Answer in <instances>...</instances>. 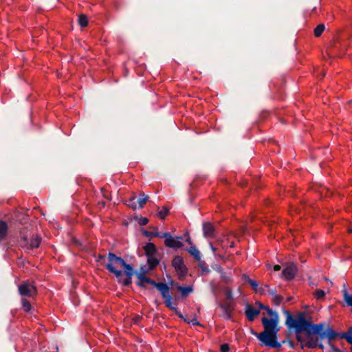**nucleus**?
<instances>
[{
  "label": "nucleus",
  "mask_w": 352,
  "mask_h": 352,
  "mask_svg": "<svg viewBox=\"0 0 352 352\" xmlns=\"http://www.w3.org/2000/svg\"><path fill=\"white\" fill-rule=\"evenodd\" d=\"M172 265L177 272L179 279H184L188 273V268L184 265L183 258L179 255L175 256L172 261Z\"/></svg>",
  "instance_id": "8"
},
{
  "label": "nucleus",
  "mask_w": 352,
  "mask_h": 352,
  "mask_svg": "<svg viewBox=\"0 0 352 352\" xmlns=\"http://www.w3.org/2000/svg\"><path fill=\"white\" fill-rule=\"evenodd\" d=\"M190 323H191L193 325H197V326H200L201 324L199 323V322H198L196 319V318H193L192 319H191L190 320H189Z\"/></svg>",
  "instance_id": "47"
},
{
  "label": "nucleus",
  "mask_w": 352,
  "mask_h": 352,
  "mask_svg": "<svg viewBox=\"0 0 352 352\" xmlns=\"http://www.w3.org/2000/svg\"><path fill=\"white\" fill-rule=\"evenodd\" d=\"M107 259L108 263H107L106 264H111L113 265H117L122 267L124 264L126 263L122 258L118 256L117 255L112 252H109Z\"/></svg>",
  "instance_id": "16"
},
{
  "label": "nucleus",
  "mask_w": 352,
  "mask_h": 352,
  "mask_svg": "<svg viewBox=\"0 0 352 352\" xmlns=\"http://www.w3.org/2000/svg\"><path fill=\"white\" fill-rule=\"evenodd\" d=\"M180 239H182V236L173 237L172 236L170 238L164 240V245L170 248H181L183 246V243L179 241Z\"/></svg>",
  "instance_id": "13"
},
{
  "label": "nucleus",
  "mask_w": 352,
  "mask_h": 352,
  "mask_svg": "<svg viewBox=\"0 0 352 352\" xmlns=\"http://www.w3.org/2000/svg\"><path fill=\"white\" fill-rule=\"evenodd\" d=\"M242 279L244 280V281H246L248 282L252 287V289L255 292H258V283L253 280V279H251L247 274H243L242 275Z\"/></svg>",
  "instance_id": "21"
},
{
  "label": "nucleus",
  "mask_w": 352,
  "mask_h": 352,
  "mask_svg": "<svg viewBox=\"0 0 352 352\" xmlns=\"http://www.w3.org/2000/svg\"><path fill=\"white\" fill-rule=\"evenodd\" d=\"M296 338L297 341L300 343V348L302 349H304L305 347L314 349L318 345V338L317 337H314L313 336L307 337L308 341L306 343H304L305 340L302 337L301 335H296Z\"/></svg>",
  "instance_id": "10"
},
{
  "label": "nucleus",
  "mask_w": 352,
  "mask_h": 352,
  "mask_svg": "<svg viewBox=\"0 0 352 352\" xmlns=\"http://www.w3.org/2000/svg\"><path fill=\"white\" fill-rule=\"evenodd\" d=\"M105 258H106V256L104 255L100 254V255H98V256L96 259V261L97 262H102L105 260Z\"/></svg>",
  "instance_id": "50"
},
{
  "label": "nucleus",
  "mask_w": 352,
  "mask_h": 352,
  "mask_svg": "<svg viewBox=\"0 0 352 352\" xmlns=\"http://www.w3.org/2000/svg\"><path fill=\"white\" fill-rule=\"evenodd\" d=\"M135 199H136L135 195H133L129 199H128L125 201V204L129 207L133 208V210H135L137 208V204H136Z\"/></svg>",
  "instance_id": "29"
},
{
  "label": "nucleus",
  "mask_w": 352,
  "mask_h": 352,
  "mask_svg": "<svg viewBox=\"0 0 352 352\" xmlns=\"http://www.w3.org/2000/svg\"><path fill=\"white\" fill-rule=\"evenodd\" d=\"M337 47L336 46V43L335 41H333L331 44V46L329 47V53L331 52V51L333 50L334 49H336Z\"/></svg>",
  "instance_id": "51"
},
{
  "label": "nucleus",
  "mask_w": 352,
  "mask_h": 352,
  "mask_svg": "<svg viewBox=\"0 0 352 352\" xmlns=\"http://www.w3.org/2000/svg\"><path fill=\"white\" fill-rule=\"evenodd\" d=\"M135 218L137 219V221H138V222L140 226H145L148 222V219L146 217H136Z\"/></svg>",
  "instance_id": "39"
},
{
  "label": "nucleus",
  "mask_w": 352,
  "mask_h": 352,
  "mask_svg": "<svg viewBox=\"0 0 352 352\" xmlns=\"http://www.w3.org/2000/svg\"><path fill=\"white\" fill-rule=\"evenodd\" d=\"M230 351V346L228 344H223L220 346V351L221 352H229Z\"/></svg>",
  "instance_id": "43"
},
{
  "label": "nucleus",
  "mask_w": 352,
  "mask_h": 352,
  "mask_svg": "<svg viewBox=\"0 0 352 352\" xmlns=\"http://www.w3.org/2000/svg\"><path fill=\"white\" fill-rule=\"evenodd\" d=\"M283 300V297L280 295H276L273 296L272 302L274 305L278 306L279 305Z\"/></svg>",
  "instance_id": "38"
},
{
  "label": "nucleus",
  "mask_w": 352,
  "mask_h": 352,
  "mask_svg": "<svg viewBox=\"0 0 352 352\" xmlns=\"http://www.w3.org/2000/svg\"><path fill=\"white\" fill-rule=\"evenodd\" d=\"M142 234L144 236H146V237H149V236H155V237H159L160 238V232H150V231H147V230H144L142 232Z\"/></svg>",
  "instance_id": "35"
},
{
  "label": "nucleus",
  "mask_w": 352,
  "mask_h": 352,
  "mask_svg": "<svg viewBox=\"0 0 352 352\" xmlns=\"http://www.w3.org/2000/svg\"><path fill=\"white\" fill-rule=\"evenodd\" d=\"M219 256L221 259H223V256L219 255Z\"/></svg>",
  "instance_id": "61"
},
{
  "label": "nucleus",
  "mask_w": 352,
  "mask_h": 352,
  "mask_svg": "<svg viewBox=\"0 0 352 352\" xmlns=\"http://www.w3.org/2000/svg\"><path fill=\"white\" fill-rule=\"evenodd\" d=\"M21 247L27 251L38 248L41 241V237L38 235L32 236L29 239L28 235L21 232Z\"/></svg>",
  "instance_id": "5"
},
{
  "label": "nucleus",
  "mask_w": 352,
  "mask_h": 352,
  "mask_svg": "<svg viewBox=\"0 0 352 352\" xmlns=\"http://www.w3.org/2000/svg\"><path fill=\"white\" fill-rule=\"evenodd\" d=\"M297 272V266L294 263H290L283 269L282 274L287 280H292Z\"/></svg>",
  "instance_id": "11"
},
{
  "label": "nucleus",
  "mask_w": 352,
  "mask_h": 352,
  "mask_svg": "<svg viewBox=\"0 0 352 352\" xmlns=\"http://www.w3.org/2000/svg\"><path fill=\"white\" fill-rule=\"evenodd\" d=\"M147 258V263H148V270H154L160 263V261L158 258L154 257L153 256H146Z\"/></svg>",
  "instance_id": "22"
},
{
  "label": "nucleus",
  "mask_w": 352,
  "mask_h": 352,
  "mask_svg": "<svg viewBox=\"0 0 352 352\" xmlns=\"http://www.w3.org/2000/svg\"><path fill=\"white\" fill-rule=\"evenodd\" d=\"M186 241L189 243V244H191V240H190V237H188V239H186Z\"/></svg>",
  "instance_id": "55"
},
{
  "label": "nucleus",
  "mask_w": 352,
  "mask_h": 352,
  "mask_svg": "<svg viewBox=\"0 0 352 352\" xmlns=\"http://www.w3.org/2000/svg\"><path fill=\"white\" fill-rule=\"evenodd\" d=\"M8 232V226L6 221L0 219V242L3 241Z\"/></svg>",
  "instance_id": "18"
},
{
  "label": "nucleus",
  "mask_w": 352,
  "mask_h": 352,
  "mask_svg": "<svg viewBox=\"0 0 352 352\" xmlns=\"http://www.w3.org/2000/svg\"><path fill=\"white\" fill-rule=\"evenodd\" d=\"M164 299V303L167 308L173 310L175 314L180 318L183 319L185 318L182 314L174 306H173V297L170 295V292L168 293V296Z\"/></svg>",
  "instance_id": "15"
},
{
  "label": "nucleus",
  "mask_w": 352,
  "mask_h": 352,
  "mask_svg": "<svg viewBox=\"0 0 352 352\" xmlns=\"http://www.w3.org/2000/svg\"><path fill=\"white\" fill-rule=\"evenodd\" d=\"M343 298L346 305L352 307V294H349L348 292L343 290Z\"/></svg>",
  "instance_id": "27"
},
{
  "label": "nucleus",
  "mask_w": 352,
  "mask_h": 352,
  "mask_svg": "<svg viewBox=\"0 0 352 352\" xmlns=\"http://www.w3.org/2000/svg\"><path fill=\"white\" fill-rule=\"evenodd\" d=\"M169 212V209L166 206H163L158 212V216L161 219H164Z\"/></svg>",
  "instance_id": "33"
},
{
  "label": "nucleus",
  "mask_w": 352,
  "mask_h": 352,
  "mask_svg": "<svg viewBox=\"0 0 352 352\" xmlns=\"http://www.w3.org/2000/svg\"><path fill=\"white\" fill-rule=\"evenodd\" d=\"M203 235L205 238H214L216 229L210 222H204L202 224Z\"/></svg>",
  "instance_id": "12"
},
{
  "label": "nucleus",
  "mask_w": 352,
  "mask_h": 352,
  "mask_svg": "<svg viewBox=\"0 0 352 352\" xmlns=\"http://www.w3.org/2000/svg\"><path fill=\"white\" fill-rule=\"evenodd\" d=\"M287 344L292 349H294L295 347V345H296L295 343L293 341H292V340H288L287 341Z\"/></svg>",
  "instance_id": "52"
},
{
  "label": "nucleus",
  "mask_w": 352,
  "mask_h": 352,
  "mask_svg": "<svg viewBox=\"0 0 352 352\" xmlns=\"http://www.w3.org/2000/svg\"><path fill=\"white\" fill-rule=\"evenodd\" d=\"M292 297H289V298H287V302L290 301V300H292Z\"/></svg>",
  "instance_id": "57"
},
{
  "label": "nucleus",
  "mask_w": 352,
  "mask_h": 352,
  "mask_svg": "<svg viewBox=\"0 0 352 352\" xmlns=\"http://www.w3.org/2000/svg\"><path fill=\"white\" fill-rule=\"evenodd\" d=\"M276 292H276V288L269 289H268V293H269V294H270V295H271V296H274L277 295V294H276Z\"/></svg>",
  "instance_id": "49"
},
{
  "label": "nucleus",
  "mask_w": 352,
  "mask_h": 352,
  "mask_svg": "<svg viewBox=\"0 0 352 352\" xmlns=\"http://www.w3.org/2000/svg\"><path fill=\"white\" fill-rule=\"evenodd\" d=\"M199 266L201 269V271L204 274H209L210 272V270L208 267H207L206 264L204 261H199Z\"/></svg>",
  "instance_id": "37"
},
{
  "label": "nucleus",
  "mask_w": 352,
  "mask_h": 352,
  "mask_svg": "<svg viewBox=\"0 0 352 352\" xmlns=\"http://www.w3.org/2000/svg\"><path fill=\"white\" fill-rule=\"evenodd\" d=\"M250 333L252 335H254L259 340H260V333H257L256 331H255L253 329H250Z\"/></svg>",
  "instance_id": "48"
},
{
  "label": "nucleus",
  "mask_w": 352,
  "mask_h": 352,
  "mask_svg": "<svg viewBox=\"0 0 352 352\" xmlns=\"http://www.w3.org/2000/svg\"><path fill=\"white\" fill-rule=\"evenodd\" d=\"M329 345L334 352H341V351L336 346H334L333 344H331V342H329Z\"/></svg>",
  "instance_id": "46"
},
{
  "label": "nucleus",
  "mask_w": 352,
  "mask_h": 352,
  "mask_svg": "<svg viewBox=\"0 0 352 352\" xmlns=\"http://www.w3.org/2000/svg\"><path fill=\"white\" fill-rule=\"evenodd\" d=\"M256 305L259 307L260 309H264L267 312L268 315H274L276 311L272 310L268 306L263 305L262 302L259 301L256 302Z\"/></svg>",
  "instance_id": "28"
},
{
  "label": "nucleus",
  "mask_w": 352,
  "mask_h": 352,
  "mask_svg": "<svg viewBox=\"0 0 352 352\" xmlns=\"http://www.w3.org/2000/svg\"><path fill=\"white\" fill-rule=\"evenodd\" d=\"M280 269H281V267L279 265H275L274 266V271H279V270H280Z\"/></svg>",
  "instance_id": "53"
},
{
  "label": "nucleus",
  "mask_w": 352,
  "mask_h": 352,
  "mask_svg": "<svg viewBox=\"0 0 352 352\" xmlns=\"http://www.w3.org/2000/svg\"><path fill=\"white\" fill-rule=\"evenodd\" d=\"M279 331H274L264 334H260V341L261 346L265 345L274 349H279L282 343L278 341V333Z\"/></svg>",
  "instance_id": "4"
},
{
  "label": "nucleus",
  "mask_w": 352,
  "mask_h": 352,
  "mask_svg": "<svg viewBox=\"0 0 352 352\" xmlns=\"http://www.w3.org/2000/svg\"><path fill=\"white\" fill-rule=\"evenodd\" d=\"M19 293L21 296L32 298L37 294L36 286L29 281H24L18 287Z\"/></svg>",
  "instance_id": "6"
},
{
  "label": "nucleus",
  "mask_w": 352,
  "mask_h": 352,
  "mask_svg": "<svg viewBox=\"0 0 352 352\" xmlns=\"http://www.w3.org/2000/svg\"><path fill=\"white\" fill-rule=\"evenodd\" d=\"M78 24L82 28H85V27L87 26V25H88V19L85 14H80L78 16Z\"/></svg>",
  "instance_id": "30"
},
{
  "label": "nucleus",
  "mask_w": 352,
  "mask_h": 352,
  "mask_svg": "<svg viewBox=\"0 0 352 352\" xmlns=\"http://www.w3.org/2000/svg\"><path fill=\"white\" fill-rule=\"evenodd\" d=\"M324 29L325 26L324 24H319L318 25H317L314 31L315 36L319 37L320 36H321Z\"/></svg>",
  "instance_id": "31"
},
{
  "label": "nucleus",
  "mask_w": 352,
  "mask_h": 352,
  "mask_svg": "<svg viewBox=\"0 0 352 352\" xmlns=\"http://www.w3.org/2000/svg\"><path fill=\"white\" fill-rule=\"evenodd\" d=\"M319 327L318 333H316L315 335L319 336L321 339L327 338L329 342L336 339L337 337L340 338V334L336 331H335L333 329L330 328L327 326L326 329H324V327L325 326V323L321 322L318 323Z\"/></svg>",
  "instance_id": "9"
},
{
  "label": "nucleus",
  "mask_w": 352,
  "mask_h": 352,
  "mask_svg": "<svg viewBox=\"0 0 352 352\" xmlns=\"http://www.w3.org/2000/svg\"><path fill=\"white\" fill-rule=\"evenodd\" d=\"M132 277L133 276H126V278L125 279H124L123 280H121L120 283H122V284L124 286L129 287V286H130L131 285Z\"/></svg>",
  "instance_id": "41"
},
{
  "label": "nucleus",
  "mask_w": 352,
  "mask_h": 352,
  "mask_svg": "<svg viewBox=\"0 0 352 352\" xmlns=\"http://www.w3.org/2000/svg\"><path fill=\"white\" fill-rule=\"evenodd\" d=\"M172 236V234L170 232H160V238H164L165 239H168Z\"/></svg>",
  "instance_id": "44"
},
{
  "label": "nucleus",
  "mask_w": 352,
  "mask_h": 352,
  "mask_svg": "<svg viewBox=\"0 0 352 352\" xmlns=\"http://www.w3.org/2000/svg\"><path fill=\"white\" fill-rule=\"evenodd\" d=\"M122 267L124 269V273L126 276H133L135 275L136 271L134 270L131 265L125 263Z\"/></svg>",
  "instance_id": "25"
},
{
  "label": "nucleus",
  "mask_w": 352,
  "mask_h": 352,
  "mask_svg": "<svg viewBox=\"0 0 352 352\" xmlns=\"http://www.w3.org/2000/svg\"><path fill=\"white\" fill-rule=\"evenodd\" d=\"M211 267L216 272H219L221 274V277H223V275H225L226 273L223 270L221 266L219 264L213 263L211 265Z\"/></svg>",
  "instance_id": "36"
},
{
  "label": "nucleus",
  "mask_w": 352,
  "mask_h": 352,
  "mask_svg": "<svg viewBox=\"0 0 352 352\" xmlns=\"http://www.w3.org/2000/svg\"><path fill=\"white\" fill-rule=\"evenodd\" d=\"M268 287H269V285H268L265 284V285H262V286L258 289V292H259L261 294H263L264 293V292L265 291V289H266L267 288H268Z\"/></svg>",
  "instance_id": "45"
},
{
  "label": "nucleus",
  "mask_w": 352,
  "mask_h": 352,
  "mask_svg": "<svg viewBox=\"0 0 352 352\" xmlns=\"http://www.w3.org/2000/svg\"><path fill=\"white\" fill-rule=\"evenodd\" d=\"M314 295L317 300H322L325 296V292L322 289H316Z\"/></svg>",
  "instance_id": "34"
},
{
  "label": "nucleus",
  "mask_w": 352,
  "mask_h": 352,
  "mask_svg": "<svg viewBox=\"0 0 352 352\" xmlns=\"http://www.w3.org/2000/svg\"><path fill=\"white\" fill-rule=\"evenodd\" d=\"M236 304L234 302L222 301L219 303L218 307L221 309L222 314L220 315L225 320H232V313L235 309Z\"/></svg>",
  "instance_id": "7"
},
{
  "label": "nucleus",
  "mask_w": 352,
  "mask_h": 352,
  "mask_svg": "<svg viewBox=\"0 0 352 352\" xmlns=\"http://www.w3.org/2000/svg\"><path fill=\"white\" fill-rule=\"evenodd\" d=\"M21 304H22V307L25 312H29L31 310L32 305H31L30 301H28L27 299L22 298Z\"/></svg>",
  "instance_id": "32"
},
{
  "label": "nucleus",
  "mask_w": 352,
  "mask_h": 352,
  "mask_svg": "<svg viewBox=\"0 0 352 352\" xmlns=\"http://www.w3.org/2000/svg\"><path fill=\"white\" fill-rule=\"evenodd\" d=\"M144 250L146 256H153L157 252L155 245L153 243H147L144 247Z\"/></svg>",
  "instance_id": "20"
},
{
  "label": "nucleus",
  "mask_w": 352,
  "mask_h": 352,
  "mask_svg": "<svg viewBox=\"0 0 352 352\" xmlns=\"http://www.w3.org/2000/svg\"><path fill=\"white\" fill-rule=\"evenodd\" d=\"M184 320L185 322H186L187 323L190 324V322H189V320H189V319H188L187 318H186V317H185V318H184Z\"/></svg>",
  "instance_id": "56"
},
{
  "label": "nucleus",
  "mask_w": 352,
  "mask_h": 352,
  "mask_svg": "<svg viewBox=\"0 0 352 352\" xmlns=\"http://www.w3.org/2000/svg\"><path fill=\"white\" fill-rule=\"evenodd\" d=\"M287 341H288V340H283L281 343H282V344H285V343H287Z\"/></svg>",
  "instance_id": "58"
},
{
  "label": "nucleus",
  "mask_w": 352,
  "mask_h": 352,
  "mask_svg": "<svg viewBox=\"0 0 352 352\" xmlns=\"http://www.w3.org/2000/svg\"><path fill=\"white\" fill-rule=\"evenodd\" d=\"M283 314L286 316L285 324L289 329H294L296 335H300L304 331L307 337H310L318 333L320 326L308 321L304 312L299 313L296 318L287 310H283Z\"/></svg>",
  "instance_id": "1"
},
{
  "label": "nucleus",
  "mask_w": 352,
  "mask_h": 352,
  "mask_svg": "<svg viewBox=\"0 0 352 352\" xmlns=\"http://www.w3.org/2000/svg\"><path fill=\"white\" fill-rule=\"evenodd\" d=\"M317 346H318L321 349H324V346L322 343L318 344Z\"/></svg>",
  "instance_id": "54"
},
{
  "label": "nucleus",
  "mask_w": 352,
  "mask_h": 352,
  "mask_svg": "<svg viewBox=\"0 0 352 352\" xmlns=\"http://www.w3.org/2000/svg\"><path fill=\"white\" fill-rule=\"evenodd\" d=\"M153 270H148V265H142L140 266V270L139 271H136L135 273V275H144V276H146L148 274H150V272L152 271Z\"/></svg>",
  "instance_id": "26"
},
{
  "label": "nucleus",
  "mask_w": 352,
  "mask_h": 352,
  "mask_svg": "<svg viewBox=\"0 0 352 352\" xmlns=\"http://www.w3.org/2000/svg\"><path fill=\"white\" fill-rule=\"evenodd\" d=\"M260 312V309H256L249 304L245 306V314L249 321H254Z\"/></svg>",
  "instance_id": "14"
},
{
  "label": "nucleus",
  "mask_w": 352,
  "mask_h": 352,
  "mask_svg": "<svg viewBox=\"0 0 352 352\" xmlns=\"http://www.w3.org/2000/svg\"><path fill=\"white\" fill-rule=\"evenodd\" d=\"M177 290L181 293V296L183 298L187 297L190 293L193 292V286L189 285L187 287H183L177 285Z\"/></svg>",
  "instance_id": "19"
},
{
  "label": "nucleus",
  "mask_w": 352,
  "mask_h": 352,
  "mask_svg": "<svg viewBox=\"0 0 352 352\" xmlns=\"http://www.w3.org/2000/svg\"><path fill=\"white\" fill-rule=\"evenodd\" d=\"M226 276V274L225 275H223V277H221L222 278H224Z\"/></svg>",
  "instance_id": "62"
},
{
  "label": "nucleus",
  "mask_w": 352,
  "mask_h": 352,
  "mask_svg": "<svg viewBox=\"0 0 352 352\" xmlns=\"http://www.w3.org/2000/svg\"><path fill=\"white\" fill-rule=\"evenodd\" d=\"M348 336H352V327L349 328L347 332H343L340 334V338L346 339V341Z\"/></svg>",
  "instance_id": "42"
},
{
  "label": "nucleus",
  "mask_w": 352,
  "mask_h": 352,
  "mask_svg": "<svg viewBox=\"0 0 352 352\" xmlns=\"http://www.w3.org/2000/svg\"><path fill=\"white\" fill-rule=\"evenodd\" d=\"M149 197L148 195H146L144 193L142 192L140 194V196L136 201V202L138 203V208H142L144 206V204L148 201Z\"/></svg>",
  "instance_id": "24"
},
{
  "label": "nucleus",
  "mask_w": 352,
  "mask_h": 352,
  "mask_svg": "<svg viewBox=\"0 0 352 352\" xmlns=\"http://www.w3.org/2000/svg\"><path fill=\"white\" fill-rule=\"evenodd\" d=\"M269 316H271V318L263 317L261 319L264 331L261 332L260 334L265 335L266 333L274 331H280V327H278L279 316L278 313L276 311L274 315Z\"/></svg>",
  "instance_id": "3"
},
{
  "label": "nucleus",
  "mask_w": 352,
  "mask_h": 352,
  "mask_svg": "<svg viewBox=\"0 0 352 352\" xmlns=\"http://www.w3.org/2000/svg\"><path fill=\"white\" fill-rule=\"evenodd\" d=\"M211 247H212V250L214 252L215 251V248H213L212 245H211Z\"/></svg>",
  "instance_id": "60"
},
{
  "label": "nucleus",
  "mask_w": 352,
  "mask_h": 352,
  "mask_svg": "<svg viewBox=\"0 0 352 352\" xmlns=\"http://www.w3.org/2000/svg\"><path fill=\"white\" fill-rule=\"evenodd\" d=\"M135 276L138 278V281L136 284L141 288H146L145 283H148L160 292L162 298L166 297L168 296V293L170 292V287L166 283H157L154 280L142 274L135 275Z\"/></svg>",
  "instance_id": "2"
},
{
  "label": "nucleus",
  "mask_w": 352,
  "mask_h": 352,
  "mask_svg": "<svg viewBox=\"0 0 352 352\" xmlns=\"http://www.w3.org/2000/svg\"><path fill=\"white\" fill-rule=\"evenodd\" d=\"M174 284H175V281L172 280L170 281V285H174Z\"/></svg>",
  "instance_id": "59"
},
{
  "label": "nucleus",
  "mask_w": 352,
  "mask_h": 352,
  "mask_svg": "<svg viewBox=\"0 0 352 352\" xmlns=\"http://www.w3.org/2000/svg\"><path fill=\"white\" fill-rule=\"evenodd\" d=\"M230 300L231 302H234L233 295H232V290L231 289H228L226 292V299L223 301H226V302L228 301L229 302Z\"/></svg>",
  "instance_id": "40"
},
{
  "label": "nucleus",
  "mask_w": 352,
  "mask_h": 352,
  "mask_svg": "<svg viewBox=\"0 0 352 352\" xmlns=\"http://www.w3.org/2000/svg\"><path fill=\"white\" fill-rule=\"evenodd\" d=\"M187 251L196 261H199L201 260L200 252L197 249L195 245H192Z\"/></svg>",
  "instance_id": "23"
},
{
  "label": "nucleus",
  "mask_w": 352,
  "mask_h": 352,
  "mask_svg": "<svg viewBox=\"0 0 352 352\" xmlns=\"http://www.w3.org/2000/svg\"><path fill=\"white\" fill-rule=\"evenodd\" d=\"M101 264L103 265L109 272L113 274L116 276L119 283L121 282V277L123 275V274H124L122 270H117L114 265L111 264Z\"/></svg>",
  "instance_id": "17"
}]
</instances>
